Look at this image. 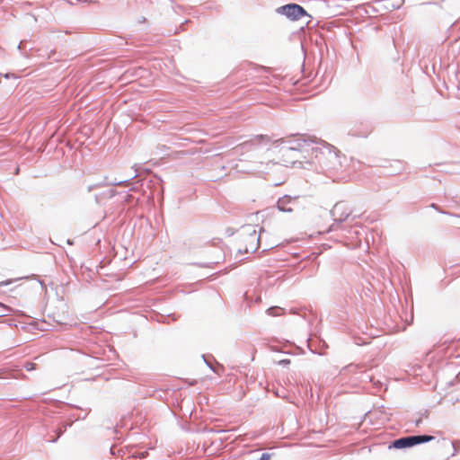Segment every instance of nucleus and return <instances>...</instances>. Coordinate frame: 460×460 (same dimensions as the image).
Listing matches in <instances>:
<instances>
[{"mask_svg": "<svg viewBox=\"0 0 460 460\" xmlns=\"http://www.w3.org/2000/svg\"><path fill=\"white\" fill-rule=\"evenodd\" d=\"M312 152L314 155V162L311 161H298V160H286V166L298 167L304 169H309L313 164H317L320 169L326 173L335 174L342 172L346 167L347 158L341 155V152L333 146L326 143L325 141L319 139L316 146L312 147Z\"/></svg>", "mask_w": 460, "mask_h": 460, "instance_id": "f257e3e1", "label": "nucleus"}, {"mask_svg": "<svg viewBox=\"0 0 460 460\" xmlns=\"http://www.w3.org/2000/svg\"><path fill=\"white\" fill-rule=\"evenodd\" d=\"M352 209L348 206L346 202H337L330 211V215L333 219V223L329 226L327 232L343 230V222H346L349 218L350 221L353 222L356 218L359 217V216L352 215Z\"/></svg>", "mask_w": 460, "mask_h": 460, "instance_id": "f03ea898", "label": "nucleus"}, {"mask_svg": "<svg viewBox=\"0 0 460 460\" xmlns=\"http://www.w3.org/2000/svg\"><path fill=\"white\" fill-rule=\"evenodd\" d=\"M288 144L287 147L282 148L283 156H288L290 153L301 151L305 146H310L312 144H318L319 139L315 137L309 135H296L295 138L289 140L279 139L276 142Z\"/></svg>", "mask_w": 460, "mask_h": 460, "instance_id": "7ed1b4c3", "label": "nucleus"}, {"mask_svg": "<svg viewBox=\"0 0 460 460\" xmlns=\"http://www.w3.org/2000/svg\"><path fill=\"white\" fill-rule=\"evenodd\" d=\"M264 229L260 228V234H257L256 226L251 224L241 227V234L246 242L243 252H255L260 246L261 234Z\"/></svg>", "mask_w": 460, "mask_h": 460, "instance_id": "20e7f679", "label": "nucleus"}, {"mask_svg": "<svg viewBox=\"0 0 460 460\" xmlns=\"http://www.w3.org/2000/svg\"><path fill=\"white\" fill-rule=\"evenodd\" d=\"M433 439H435V437L430 436V435H426V434L402 437V438L394 439L391 443L389 448H392V447L395 448V449L409 448V447H412L420 445V444L432 441Z\"/></svg>", "mask_w": 460, "mask_h": 460, "instance_id": "39448f33", "label": "nucleus"}, {"mask_svg": "<svg viewBox=\"0 0 460 460\" xmlns=\"http://www.w3.org/2000/svg\"><path fill=\"white\" fill-rule=\"evenodd\" d=\"M270 142V138L268 135H256L251 139L244 141L235 146L234 152L235 154L243 155L245 152H249L257 148L261 144H269Z\"/></svg>", "mask_w": 460, "mask_h": 460, "instance_id": "423d86ee", "label": "nucleus"}, {"mask_svg": "<svg viewBox=\"0 0 460 460\" xmlns=\"http://www.w3.org/2000/svg\"><path fill=\"white\" fill-rule=\"evenodd\" d=\"M276 12L292 21H297L303 16H309L303 6L293 3L277 8Z\"/></svg>", "mask_w": 460, "mask_h": 460, "instance_id": "0eeeda50", "label": "nucleus"}, {"mask_svg": "<svg viewBox=\"0 0 460 460\" xmlns=\"http://www.w3.org/2000/svg\"><path fill=\"white\" fill-rule=\"evenodd\" d=\"M296 199V197H290L288 195H284L282 197H280L279 199H278V202H277V207L279 208V210L282 211V212H292V208L289 207V204H291L293 201H295Z\"/></svg>", "mask_w": 460, "mask_h": 460, "instance_id": "6e6552de", "label": "nucleus"}, {"mask_svg": "<svg viewBox=\"0 0 460 460\" xmlns=\"http://www.w3.org/2000/svg\"><path fill=\"white\" fill-rule=\"evenodd\" d=\"M137 176V170H135V173L133 175H131L129 178L128 179H125V180H119V181H111L108 183V185H111V186H125V187H129V190H136L137 188L136 186H131V181L133 179H135L136 177Z\"/></svg>", "mask_w": 460, "mask_h": 460, "instance_id": "1a4fd4ad", "label": "nucleus"}, {"mask_svg": "<svg viewBox=\"0 0 460 460\" xmlns=\"http://www.w3.org/2000/svg\"><path fill=\"white\" fill-rule=\"evenodd\" d=\"M276 164L272 163L271 161L268 162L265 165L263 163L260 162L255 165L253 170L256 171V172L259 174H264L268 173V172Z\"/></svg>", "mask_w": 460, "mask_h": 460, "instance_id": "9d476101", "label": "nucleus"}, {"mask_svg": "<svg viewBox=\"0 0 460 460\" xmlns=\"http://www.w3.org/2000/svg\"><path fill=\"white\" fill-rule=\"evenodd\" d=\"M364 368L363 366L356 365V364H349L346 367H344L341 370L342 374H359L360 370Z\"/></svg>", "mask_w": 460, "mask_h": 460, "instance_id": "9b49d317", "label": "nucleus"}, {"mask_svg": "<svg viewBox=\"0 0 460 460\" xmlns=\"http://www.w3.org/2000/svg\"><path fill=\"white\" fill-rule=\"evenodd\" d=\"M284 313V309L279 306H271L267 309V314L271 316H279Z\"/></svg>", "mask_w": 460, "mask_h": 460, "instance_id": "f8f14e48", "label": "nucleus"}, {"mask_svg": "<svg viewBox=\"0 0 460 460\" xmlns=\"http://www.w3.org/2000/svg\"><path fill=\"white\" fill-rule=\"evenodd\" d=\"M360 376L358 377V379L361 381V382H365V383H367V382H372V379H373V376L371 374H369L367 371L364 370L363 368L360 370Z\"/></svg>", "mask_w": 460, "mask_h": 460, "instance_id": "ddd939ff", "label": "nucleus"}, {"mask_svg": "<svg viewBox=\"0 0 460 460\" xmlns=\"http://www.w3.org/2000/svg\"><path fill=\"white\" fill-rule=\"evenodd\" d=\"M152 182L155 185H159L160 189L157 191V195H160L163 198V194H164V187L162 185L163 184V180L160 177H158V176H155L154 180L152 181Z\"/></svg>", "mask_w": 460, "mask_h": 460, "instance_id": "4468645a", "label": "nucleus"}, {"mask_svg": "<svg viewBox=\"0 0 460 460\" xmlns=\"http://www.w3.org/2000/svg\"><path fill=\"white\" fill-rule=\"evenodd\" d=\"M75 1L77 2L78 0H75ZM58 2H59V8H65L66 5L74 4L73 0H58Z\"/></svg>", "mask_w": 460, "mask_h": 460, "instance_id": "2eb2a0df", "label": "nucleus"}, {"mask_svg": "<svg viewBox=\"0 0 460 460\" xmlns=\"http://www.w3.org/2000/svg\"><path fill=\"white\" fill-rule=\"evenodd\" d=\"M35 366L36 364L35 363H32V362H26L24 364V367L26 368V370L28 371H31L33 369H35Z\"/></svg>", "mask_w": 460, "mask_h": 460, "instance_id": "dca6fc26", "label": "nucleus"}, {"mask_svg": "<svg viewBox=\"0 0 460 460\" xmlns=\"http://www.w3.org/2000/svg\"><path fill=\"white\" fill-rule=\"evenodd\" d=\"M430 208L436 209L437 211H438L441 214H447V212L443 211L436 203L430 204Z\"/></svg>", "mask_w": 460, "mask_h": 460, "instance_id": "f3484780", "label": "nucleus"}, {"mask_svg": "<svg viewBox=\"0 0 460 460\" xmlns=\"http://www.w3.org/2000/svg\"><path fill=\"white\" fill-rule=\"evenodd\" d=\"M271 455L269 453H263L259 460H270Z\"/></svg>", "mask_w": 460, "mask_h": 460, "instance_id": "a211bd4d", "label": "nucleus"}, {"mask_svg": "<svg viewBox=\"0 0 460 460\" xmlns=\"http://www.w3.org/2000/svg\"><path fill=\"white\" fill-rule=\"evenodd\" d=\"M279 364L281 366H288L290 364V359L285 358L279 361Z\"/></svg>", "mask_w": 460, "mask_h": 460, "instance_id": "6ab92c4d", "label": "nucleus"}, {"mask_svg": "<svg viewBox=\"0 0 460 460\" xmlns=\"http://www.w3.org/2000/svg\"><path fill=\"white\" fill-rule=\"evenodd\" d=\"M59 403V414L63 412L64 409L67 407L66 403H63L61 401H58Z\"/></svg>", "mask_w": 460, "mask_h": 460, "instance_id": "aec40b11", "label": "nucleus"}, {"mask_svg": "<svg viewBox=\"0 0 460 460\" xmlns=\"http://www.w3.org/2000/svg\"><path fill=\"white\" fill-rule=\"evenodd\" d=\"M202 357H203L204 361H205V363L207 364V366H208V367L212 371L216 372V369L214 368V367L212 366V364H211V363H209V362L206 359L205 356H202Z\"/></svg>", "mask_w": 460, "mask_h": 460, "instance_id": "412c9836", "label": "nucleus"}, {"mask_svg": "<svg viewBox=\"0 0 460 460\" xmlns=\"http://www.w3.org/2000/svg\"><path fill=\"white\" fill-rule=\"evenodd\" d=\"M168 317H171L172 321H176L178 319V316L175 314H171Z\"/></svg>", "mask_w": 460, "mask_h": 460, "instance_id": "4be33fe9", "label": "nucleus"}, {"mask_svg": "<svg viewBox=\"0 0 460 460\" xmlns=\"http://www.w3.org/2000/svg\"><path fill=\"white\" fill-rule=\"evenodd\" d=\"M10 283H11V281H10V280H7V281H3V282H1V283H0V285H1V286H7V285H9Z\"/></svg>", "mask_w": 460, "mask_h": 460, "instance_id": "5701e85b", "label": "nucleus"}, {"mask_svg": "<svg viewBox=\"0 0 460 460\" xmlns=\"http://www.w3.org/2000/svg\"><path fill=\"white\" fill-rule=\"evenodd\" d=\"M198 265H199V267H202V268H204V267H211L210 265H208V264H207V263H199Z\"/></svg>", "mask_w": 460, "mask_h": 460, "instance_id": "b1692460", "label": "nucleus"}, {"mask_svg": "<svg viewBox=\"0 0 460 460\" xmlns=\"http://www.w3.org/2000/svg\"><path fill=\"white\" fill-rule=\"evenodd\" d=\"M456 79L458 82V87L460 88V72L456 75Z\"/></svg>", "mask_w": 460, "mask_h": 460, "instance_id": "393cba45", "label": "nucleus"}, {"mask_svg": "<svg viewBox=\"0 0 460 460\" xmlns=\"http://www.w3.org/2000/svg\"><path fill=\"white\" fill-rule=\"evenodd\" d=\"M58 325H59V332L63 331L65 325L60 322L58 323Z\"/></svg>", "mask_w": 460, "mask_h": 460, "instance_id": "a878e982", "label": "nucleus"}, {"mask_svg": "<svg viewBox=\"0 0 460 460\" xmlns=\"http://www.w3.org/2000/svg\"><path fill=\"white\" fill-rule=\"evenodd\" d=\"M67 243H68V244H73V241H72V240H70V239H67Z\"/></svg>", "mask_w": 460, "mask_h": 460, "instance_id": "bb28decb", "label": "nucleus"}, {"mask_svg": "<svg viewBox=\"0 0 460 460\" xmlns=\"http://www.w3.org/2000/svg\"><path fill=\"white\" fill-rule=\"evenodd\" d=\"M130 198H131V195L128 194V195H127V199H126V200H127V201H128V200H129V199H130Z\"/></svg>", "mask_w": 460, "mask_h": 460, "instance_id": "cd10ccee", "label": "nucleus"}, {"mask_svg": "<svg viewBox=\"0 0 460 460\" xmlns=\"http://www.w3.org/2000/svg\"><path fill=\"white\" fill-rule=\"evenodd\" d=\"M23 41H21L20 44L18 45V49H21L22 48V45Z\"/></svg>", "mask_w": 460, "mask_h": 460, "instance_id": "c85d7f7f", "label": "nucleus"}, {"mask_svg": "<svg viewBox=\"0 0 460 460\" xmlns=\"http://www.w3.org/2000/svg\"><path fill=\"white\" fill-rule=\"evenodd\" d=\"M93 189V186H89L88 187V191H91Z\"/></svg>", "mask_w": 460, "mask_h": 460, "instance_id": "c756f323", "label": "nucleus"}, {"mask_svg": "<svg viewBox=\"0 0 460 460\" xmlns=\"http://www.w3.org/2000/svg\"><path fill=\"white\" fill-rule=\"evenodd\" d=\"M58 434H59V437H60V436H61V434H62V430H61V429H60V428H59Z\"/></svg>", "mask_w": 460, "mask_h": 460, "instance_id": "7c9ffc66", "label": "nucleus"}, {"mask_svg": "<svg viewBox=\"0 0 460 460\" xmlns=\"http://www.w3.org/2000/svg\"><path fill=\"white\" fill-rule=\"evenodd\" d=\"M49 441L54 442V441H56V438L50 439Z\"/></svg>", "mask_w": 460, "mask_h": 460, "instance_id": "2f4dec72", "label": "nucleus"}, {"mask_svg": "<svg viewBox=\"0 0 460 460\" xmlns=\"http://www.w3.org/2000/svg\"><path fill=\"white\" fill-rule=\"evenodd\" d=\"M420 422V420H419L416 422V425L418 426Z\"/></svg>", "mask_w": 460, "mask_h": 460, "instance_id": "473e14b6", "label": "nucleus"}]
</instances>
